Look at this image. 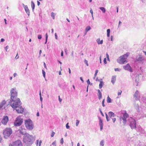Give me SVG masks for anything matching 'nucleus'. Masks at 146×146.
Segmentation results:
<instances>
[{
  "instance_id": "1",
  "label": "nucleus",
  "mask_w": 146,
  "mask_h": 146,
  "mask_svg": "<svg viewBox=\"0 0 146 146\" xmlns=\"http://www.w3.org/2000/svg\"><path fill=\"white\" fill-rule=\"evenodd\" d=\"M11 99L9 103H11L13 102V103L11 104V107L15 109L18 113H22L24 112V108L21 106V103L20 99L17 98V93L16 91V88L11 89L10 91Z\"/></svg>"
},
{
  "instance_id": "2",
  "label": "nucleus",
  "mask_w": 146,
  "mask_h": 146,
  "mask_svg": "<svg viewBox=\"0 0 146 146\" xmlns=\"http://www.w3.org/2000/svg\"><path fill=\"white\" fill-rule=\"evenodd\" d=\"M35 138L32 135L29 133L23 136V141L27 146H30L35 141Z\"/></svg>"
},
{
  "instance_id": "3",
  "label": "nucleus",
  "mask_w": 146,
  "mask_h": 146,
  "mask_svg": "<svg viewBox=\"0 0 146 146\" xmlns=\"http://www.w3.org/2000/svg\"><path fill=\"white\" fill-rule=\"evenodd\" d=\"M129 55V53H127L124 54L121 56L117 60L118 63L119 64L126 63L127 62V59Z\"/></svg>"
},
{
  "instance_id": "4",
  "label": "nucleus",
  "mask_w": 146,
  "mask_h": 146,
  "mask_svg": "<svg viewBox=\"0 0 146 146\" xmlns=\"http://www.w3.org/2000/svg\"><path fill=\"white\" fill-rule=\"evenodd\" d=\"M25 124L27 129L29 131L32 130L34 128V126L33 122L30 119L25 120Z\"/></svg>"
},
{
  "instance_id": "5",
  "label": "nucleus",
  "mask_w": 146,
  "mask_h": 146,
  "mask_svg": "<svg viewBox=\"0 0 146 146\" xmlns=\"http://www.w3.org/2000/svg\"><path fill=\"white\" fill-rule=\"evenodd\" d=\"M127 122L129 123V125L132 129L136 128V122L135 120L131 117L127 120Z\"/></svg>"
},
{
  "instance_id": "6",
  "label": "nucleus",
  "mask_w": 146,
  "mask_h": 146,
  "mask_svg": "<svg viewBox=\"0 0 146 146\" xmlns=\"http://www.w3.org/2000/svg\"><path fill=\"white\" fill-rule=\"evenodd\" d=\"M12 133V130L10 128H6L3 131V134L4 137L7 138L9 137Z\"/></svg>"
},
{
  "instance_id": "7",
  "label": "nucleus",
  "mask_w": 146,
  "mask_h": 146,
  "mask_svg": "<svg viewBox=\"0 0 146 146\" xmlns=\"http://www.w3.org/2000/svg\"><path fill=\"white\" fill-rule=\"evenodd\" d=\"M23 120V119L21 118V116L17 117L14 122V124L15 126H20L22 123Z\"/></svg>"
},
{
  "instance_id": "8",
  "label": "nucleus",
  "mask_w": 146,
  "mask_h": 146,
  "mask_svg": "<svg viewBox=\"0 0 146 146\" xmlns=\"http://www.w3.org/2000/svg\"><path fill=\"white\" fill-rule=\"evenodd\" d=\"M129 117V115L127 113H125L123 115L122 117H121L120 118V120H121V119L123 120V123L124 125H125L126 123L127 120L126 118H128Z\"/></svg>"
},
{
  "instance_id": "9",
  "label": "nucleus",
  "mask_w": 146,
  "mask_h": 146,
  "mask_svg": "<svg viewBox=\"0 0 146 146\" xmlns=\"http://www.w3.org/2000/svg\"><path fill=\"white\" fill-rule=\"evenodd\" d=\"M23 146L22 142L19 140L14 142L13 144H9V146Z\"/></svg>"
},
{
  "instance_id": "10",
  "label": "nucleus",
  "mask_w": 146,
  "mask_h": 146,
  "mask_svg": "<svg viewBox=\"0 0 146 146\" xmlns=\"http://www.w3.org/2000/svg\"><path fill=\"white\" fill-rule=\"evenodd\" d=\"M123 68L125 70H127L130 72H133V69L130 64H126L123 66Z\"/></svg>"
},
{
  "instance_id": "11",
  "label": "nucleus",
  "mask_w": 146,
  "mask_h": 146,
  "mask_svg": "<svg viewBox=\"0 0 146 146\" xmlns=\"http://www.w3.org/2000/svg\"><path fill=\"white\" fill-rule=\"evenodd\" d=\"M9 121V118L8 116L5 115L3 117L1 122L4 125H6L7 122Z\"/></svg>"
},
{
  "instance_id": "12",
  "label": "nucleus",
  "mask_w": 146,
  "mask_h": 146,
  "mask_svg": "<svg viewBox=\"0 0 146 146\" xmlns=\"http://www.w3.org/2000/svg\"><path fill=\"white\" fill-rule=\"evenodd\" d=\"M25 130L26 129L25 128L23 129L21 127L19 129L18 131L20 134L22 135H24L23 136H25V135H26L28 133H26Z\"/></svg>"
},
{
  "instance_id": "13",
  "label": "nucleus",
  "mask_w": 146,
  "mask_h": 146,
  "mask_svg": "<svg viewBox=\"0 0 146 146\" xmlns=\"http://www.w3.org/2000/svg\"><path fill=\"white\" fill-rule=\"evenodd\" d=\"M138 77L137 75L135 77L133 78V82L134 85L137 86L138 85V84L139 82V80L137 78Z\"/></svg>"
},
{
  "instance_id": "14",
  "label": "nucleus",
  "mask_w": 146,
  "mask_h": 146,
  "mask_svg": "<svg viewBox=\"0 0 146 146\" xmlns=\"http://www.w3.org/2000/svg\"><path fill=\"white\" fill-rule=\"evenodd\" d=\"M139 93V92L138 91L136 90L133 95L134 98H135V99L136 100H139V97L138 96Z\"/></svg>"
},
{
  "instance_id": "15",
  "label": "nucleus",
  "mask_w": 146,
  "mask_h": 146,
  "mask_svg": "<svg viewBox=\"0 0 146 146\" xmlns=\"http://www.w3.org/2000/svg\"><path fill=\"white\" fill-rule=\"evenodd\" d=\"M108 115L110 118H112V117H114L116 115L112 111H110L108 113Z\"/></svg>"
},
{
  "instance_id": "16",
  "label": "nucleus",
  "mask_w": 146,
  "mask_h": 146,
  "mask_svg": "<svg viewBox=\"0 0 146 146\" xmlns=\"http://www.w3.org/2000/svg\"><path fill=\"white\" fill-rule=\"evenodd\" d=\"M116 76L114 75L112 76L111 78V82L113 84H114L116 80Z\"/></svg>"
},
{
  "instance_id": "17",
  "label": "nucleus",
  "mask_w": 146,
  "mask_h": 146,
  "mask_svg": "<svg viewBox=\"0 0 146 146\" xmlns=\"http://www.w3.org/2000/svg\"><path fill=\"white\" fill-rule=\"evenodd\" d=\"M141 102L143 106L146 107V100L144 99L143 100H142L141 101Z\"/></svg>"
},
{
  "instance_id": "18",
  "label": "nucleus",
  "mask_w": 146,
  "mask_h": 146,
  "mask_svg": "<svg viewBox=\"0 0 146 146\" xmlns=\"http://www.w3.org/2000/svg\"><path fill=\"white\" fill-rule=\"evenodd\" d=\"M98 98L99 100H100L102 98V94L100 90H98Z\"/></svg>"
},
{
  "instance_id": "19",
  "label": "nucleus",
  "mask_w": 146,
  "mask_h": 146,
  "mask_svg": "<svg viewBox=\"0 0 146 146\" xmlns=\"http://www.w3.org/2000/svg\"><path fill=\"white\" fill-rule=\"evenodd\" d=\"M98 118L99 120V125L100 126H103V123L102 120L100 117H98Z\"/></svg>"
},
{
  "instance_id": "20",
  "label": "nucleus",
  "mask_w": 146,
  "mask_h": 146,
  "mask_svg": "<svg viewBox=\"0 0 146 146\" xmlns=\"http://www.w3.org/2000/svg\"><path fill=\"white\" fill-rule=\"evenodd\" d=\"M96 41L98 43V44H102L103 43V40H100V38H98L97 39Z\"/></svg>"
},
{
  "instance_id": "21",
  "label": "nucleus",
  "mask_w": 146,
  "mask_h": 146,
  "mask_svg": "<svg viewBox=\"0 0 146 146\" xmlns=\"http://www.w3.org/2000/svg\"><path fill=\"white\" fill-rule=\"evenodd\" d=\"M6 102L5 100L2 101L0 103V108H1L6 103Z\"/></svg>"
},
{
  "instance_id": "22",
  "label": "nucleus",
  "mask_w": 146,
  "mask_h": 146,
  "mask_svg": "<svg viewBox=\"0 0 146 146\" xmlns=\"http://www.w3.org/2000/svg\"><path fill=\"white\" fill-rule=\"evenodd\" d=\"M25 11H26V13H27V14L29 15H30V12H29V10L27 6L25 7Z\"/></svg>"
},
{
  "instance_id": "23",
  "label": "nucleus",
  "mask_w": 146,
  "mask_h": 146,
  "mask_svg": "<svg viewBox=\"0 0 146 146\" xmlns=\"http://www.w3.org/2000/svg\"><path fill=\"white\" fill-rule=\"evenodd\" d=\"M103 84L104 82L103 81H101L100 82V83L99 85V88L100 89H101L102 88Z\"/></svg>"
},
{
  "instance_id": "24",
  "label": "nucleus",
  "mask_w": 146,
  "mask_h": 146,
  "mask_svg": "<svg viewBox=\"0 0 146 146\" xmlns=\"http://www.w3.org/2000/svg\"><path fill=\"white\" fill-rule=\"evenodd\" d=\"M134 106L135 108L136 109L137 111H138L139 110V106L138 104H135Z\"/></svg>"
},
{
  "instance_id": "25",
  "label": "nucleus",
  "mask_w": 146,
  "mask_h": 146,
  "mask_svg": "<svg viewBox=\"0 0 146 146\" xmlns=\"http://www.w3.org/2000/svg\"><path fill=\"white\" fill-rule=\"evenodd\" d=\"M111 99L110 98L109 96H108L107 99V102L108 103H110L111 102Z\"/></svg>"
},
{
  "instance_id": "26",
  "label": "nucleus",
  "mask_w": 146,
  "mask_h": 146,
  "mask_svg": "<svg viewBox=\"0 0 146 146\" xmlns=\"http://www.w3.org/2000/svg\"><path fill=\"white\" fill-rule=\"evenodd\" d=\"M31 6L32 9L33 10L35 9V4L33 1H31Z\"/></svg>"
},
{
  "instance_id": "27",
  "label": "nucleus",
  "mask_w": 146,
  "mask_h": 146,
  "mask_svg": "<svg viewBox=\"0 0 146 146\" xmlns=\"http://www.w3.org/2000/svg\"><path fill=\"white\" fill-rule=\"evenodd\" d=\"M100 9L102 11L103 13H105L106 12V9L104 7H100Z\"/></svg>"
},
{
  "instance_id": "28",
  "label": "nucleus",
  "mask_w": 146,
  "mask_h": 146,
  "mask_svg": "<svg viewBox=\"0 0 146 146\" xmlns=\"http://www.w3.org/2000/svg\"><path fill=\"white\" fill-rule=\"evenodd\" d=\"M107 36L108 37L110 36V30L109 29L107 30Z\"/></svg>"
},
{
  "instance_id": "29",
  "label": "nucleus",
  "mask_w": 146,
  "mask_h": 146,
  "mask_svg": "<svg viewBox=\"0 0 146 146\" xmlns=\"http://www.w3.org/2000/svg\"><path fill=\"white\" fill-rule=\"evenodd\" d=\"M105 115H106V118L107 120V121H109L110 120V118H109L108 115H107V114L105 113Z\"/></svg>"
},
{
  "instance_id": "30",
  "label": "nucleus",
  "mask_w": 146,
  "mask_h": 146,
  "mask_svg": "<svg viewBox=\"0 0 146 146\" xmlns=\"http://www.w3.org/2000/svg\"><path fill=\"white\" fill-rule=\"evenodd\" d=\"M91 29V27L90 26H87L86 29V32H88Z\"/></svg>"
},
{
  "instance_id": "31",
  "label": "nucleus",
  "mask_w": 146,
  "mask_h": 146,
  "mask_svg": "<svg viewBox=\"0 0 146 146\" xmlns=\"http://www.w3.org/2000/svg\"><path fill=\"white\" fill-rule=\"evenodd\" d=\"M104 141L103 140H102L100 143V146H104Z\"/></svg>"
},
{
  "instance_id": "32",
  "label": "nucleus",
  "mask_w": 146,
  "mask_h": 146,
  "mask_svg": "<svg viewBox=\"0 0 146 146\" xmlns=\"http://www.w3.org/2000/svg\"><path fill=\"white\" fill-rule=\"evenodd\" d=\"M42 73L43 77L45 78V77L46 73L43 70H42Z\"/></svg>"
},
{
  "instance_id": "33",
  "label": "nucleus",
  "mask_w": 146,
  "mask_h": 146,
  "mask_svg": "<svg viewBox=\"0 0 146 146\" xmlns=\"http://www.w3.org/2000/svg\"><path fill=\"white\" fill-rule=\"evenodd\" d=\"M98 70H96V71H95V74H94V79L95 78L97 74V73H98Z\"/></svg>"
},
{
  "instance_id": "34",
  "label": "nucleus",
  "mask_w": 146,
  "mask_h": 146,
  "mask_svg": "<svg viewBox=\"0 0 146 146\" xmlns=\"http://www.w3.org/2000/svg\"><path fill=\"white\" fill-rule=\"evenodd\" d=\"M51 16L53 19H54L55 14L54 13L52 12L51 13Z\"/></svg>"
},
{
  "instance_id": "35",
  "label": "nucleus",
  "mask_w": 146,
  "mask_h": 146,
  "mask_svg": "<svg viewBox=\"0 0 146 146\" xmlns=\"http://www.w3.org/2000/svg\"><path fill=\"white\" fill-rule=\"evenodd\" d=\"M87 83L88 84V85H92V83H91L90 81L88 79L87 81Z\"/></svg>"
},
{
  "instance_id": "36",
  "label": "nucleus",
  "mask_w": 146,
  "mask_h": 146,
  "mask_svg": "<svg viewBox=\"0 0 146 146\" xmlns=\"http://www.w3.org/2000/svg\"><path fill=\"white\" fill-rule=\"evenodd\" d=\"M104 102H105V99H104L102 102V106L103 107H105V105L104 104Z\"/></svg>"
},
{
  "instance_id": "37",
  "label": "nucleus",
  "mask_w": 146,
  "mask_h": 146,
  "mask_svg": "<svg viewBox=\"0 0 146 146\" xmlns=\"http://www.w3.org/2000/svg\"><path fill=\"white\" fill-rule=\"evenodd\" d=\"M45 36H46V42H45V44H46L47 42V39H48V35L47 34V33H46V34Z\"/></svg>"
},
{
  "instance_id": "38",
  "label": "nucleus",
  "mask_w": 146,
  "mask_h": 146,
  "mask_svg": "<svg viewBox=\"0 0 146 146\" xmlns=\"http://www.w3.org/2000/svg\"><path fill=\"white\" fill-rule=\"evenodd\" d=\"M79 123V121L78 120H76V126H78V124Z\"/></svg>"
},
{
  "instance_id": "39",
  "label": "nucleus",
  "mask_w": 146,
  "mask_h": 146,
  "mask_svg": "<svg viewBox=\"0 0 146 146\" xmlns=\"http://www.w3.org/2000/svg\"><path fill=\"white\" fill-rule=\"evenodd\" d=\"M64 142L63 138H61L60 141V143L61 144H63Z\"/></svg>"
},
{
  "instance_id": "40",
  "label": "nucleus",
  "mask_w": 146,
  "mask_h": 146,
  "mask_svg": "<svg viewBox=\"0 0 146 146\" xmlns=\"http://www.w3.org/2000/svg\"><path fill=\"white\" fill-rule=\"evenodd\" d=\"M68 124H69V123H67L66 124V128L67 129H69V128H70V126H69Z\"/></svg>"
},
{
  "instance_id": "41",
  "label": "nucleus",
  "mask_w": 146,
  "mask_h": 146,
  "mask_svg": "<svg viewBox=\"0 0 146 146\" xmlns=\"http://www.w3.org/2000/svg\"><path fill=\"white\" fill-rule=\"evenodd\" d=\"M114 70L115 71H120L121 70L120 69L118 68H115L114 69Z\"/></svg>"
},
{
  "instance_id": "42",
  "label": "nucleus",
  "mask_w": 146,
  "mask_h": 146,
  "mask_svg": "<svg viewBox=\"0 0 146 146\" xmlns=\"http://www.w3.org/2000/svg\"><path fill=\"white\" fill-rule=\"evenodd\" d=\"M56 141H55L54 142H53L52 143V145H54V146H56Z\"/></svg>"
},
{
  "instance_id": "43",
  "label": "nucleus",
  "mask_w": 146,
  "mask_h": 146,
  "mask_svg": "<svg viewBox=\"0 0 146 146\" xmlns=\"http://www.w3.org/2000/svg\"><path fill=\"white\" fill-rule=\"evenodd\" d=\"M42 38L41 35H38V39H40Z\"/></svg>"
},
{
  "instance_id": "44",
  "label": "nucleus",
  "mask_w": 146,
  "mask_h": 146,
  "mask_svg": "<svg viewBox=\"0 0 146 146\" xmlns=\"http://www.w3.org/2000/svg\"><path fill=\"white\" fill-rule=\"evenodd\" d=\"M111 119H112V120L113 122L114 123L116 121V118H111Z\"/></svg>"
},
{
  "instance_id": "45",
  "label": "nucleus",
  "mask_w": 146,
  "mask_h": 146,
  "mask_svg": "<svg viewBox=\"0 0 146 146\" xmlns=\"http://www.w3.org/2000/svg\"><path fill=\"white\" fill-rule=\"evenodd\" d=\"M104 63L105 64H106L107 63L106 59V58H105L104 59Z\"/></svg>"
},
{
  "instance_id": "46",
  "label": "nucleus",
  "mask_w": 146,
  "mask_h": 146,
  "mask_svg": "<svg viewBox=\"0 0 146 146\" xmlns=\"http://www.w3.org/2000/svg\"><path fill=\"white\" fill-rule=\"evenodd\" d=\"M54 134H55V133L54 132H53L51 134V136L52 137H53L54 136Z\"/></svg>"
},
{
  "instance_id": "47",
  "label": "nucleus",
  "mask_w": 146,
  "mask_h": 146,
  "mask_svg": "<svg viewBox=\"0 0 146 146\" xmlns=\"http://www.w3.org/2000/svg\"><path fill=\"white\" fill-rule=\"evenodd\" d=\"M90 11V12L92 14V17H93V11H92V9H91Z\"/></svg>"
},
{
  "instance_id": "48",
  "label": "nucleus",
  "mask_w": 146,
  "mask_h": 146,
  "mask_svg": "<svg viewBox=\"0 0 146 146\" xmlns=\"http://www.w3.org/2000/svg\"><path fill=\"white\" fill-rule=\"evenodd\" d=\"M122 91L121 90L120 91V92H118V95L119 96V95H120L121 94Z\"/></svg>"
},
{
  "instance_id": "49",
  "label": "nucleus",
  "mask_w": 146,
  "mask_h": 146,
  "mask_svg": "<svg viewBox=\"0 0 146 146\" xmlns=\"http://www.w3.org/2000/svg\"><path fill=\"white\" fill-rule=\"evenodd\" d=\"M58 99L60 102H61L62 101V99L60 98V96L58 97Z\"/></svg>"
},
{
  "instance_id": "50",
  "label": "nucleus",
  "mask_w": 146,
  "mask_h": 146,
  "mask_svg": "<svg viewBox=\"0 0 146 146\" xmlns=\"http://www.w3.org/2000/svg\"><path fill=\"white\" fill-rule=\"evenodd\" d=\"M13 77H15L16 76H17V73H14V74H13Z\"/></svg>"
},
{
  "instance_id": "51",
  "label": "nucleus",
  "mask_w": 146,
  "mask_h": 146,
  "mask_svg": "<svg viewBox=\"0 0 146 146\" xmlns=\"http://www.w3.org/2000/svg\"><path fill=\"white\" fill-rule=\"evenodd\" d=\"M55 38L56 39H57V34L56 33H55Z\"/></svg>"
},
{
  "instance_id": "52",
  "label": "nucleus",
  "mask_w": 146,
  "mask_h": 146,
  "mask_svg": "<svg viewBox=\"0 0 146 146\" xmlns=\"http://www.w3.org/2000/svg\"><path fill=\"white\" fill-rule=\"evenodd\" d=\"M106 56H107V57L108 58V60H109V55H108V54L107 53L106 54Z\"/></svg>"
},
{
  "instance_id": "53",
  "label": "nucleus",
  "mask_w": 146,
  "mask_h": 146,
  "mask_svg": "<svg viewBox=\"0 0 146 146\" xmlns=\"http://www.w3.org/2000/svg\"><path fill=\"white\" fill-rule=\"evenodd\" d=\"M80 80H81V81H82V83H83L84 82V80H83L82 77H80Z\"/></svg>"
},
{
  "instance_id": "54",
  "label": "nucleus",
  "mask_w": 146,
  "mask_h": 146,
  "mask_svg": "<svg viewBox=\"0 0 146 146\" xmlns=\"http://www.w3.org/2000/svg\"><path fill=\"white\" fill-rule=\"evenodd\" d=\"M40 100L41 102V103L42 104V98L41 96H40Z\"/></svg>"
},
{
  "instance_id": "55",
  "label": "nucleus",
  "mask_w": 146,
  "mask_h": 146,
  "mask_svg": "<svg viewBox=\"0 0 146 146\" xmlns=\"http://www.w3.org/2000/svg\"><path fill=\"white\" fill-rule=\"evenodd\" d=\"M19 58V56H18V53H17L16 56L15 58L17 59Z\"/></svg>"
},
{
  "instance_id": "56",
  "label": "nucleus",
  "mask_w": 146,
  "mask_h": 146,
  "mask_svg": "<svg viewBox=\"0 0 146 146\" xmlns=\"http://www.w3.org/2000/svg\"><path fill=\"white\" fill-rule=\"evenodd\" d=\"M8 46H7L6 47H5V49L6 51H7V49H8Z\"/></svg>"
},
{
  "instance_id": "57",
  "label": "nucleus",
  "mask_w": 146,
  "mask_h": 146,
  "mask_svg": "<svg viewBox=\"0 0 146 146\" xmlns=\"http://www.w3.org/2000/svg\"><path fill=\"white\" fill-rule=\"evenodd\" d=\"M100 126V130H102L103 129V126Z\"/></svg>"
},
{
  "instance_id": "58",
  "label": "nucleus",
  "mask_w": 146,
  "mask_h": 146,
  "mask_svg": "<svg viewBox=\"0 0 146 146\" xmlns=\"http://www.w3.org/2000/svg\"><path fill=\"white\" fill-rule=\"evenodd\" d=\"M100 113L103 116H104V114H103V112H102V111H100Z\"/></svg>"
},
{
  "instance_id": "59",
  "label": "nucleus",
  "mask_w": 146,
  "mask_h": 146,
  "mask_svg": "<svg viewBox=\"0 0 146 146\" xmlns=\"http://www.w3.org/2000/svg\"><path fill=\"white\" fill-rule=\"evenodd\" d=\"M38 140H37L36 141V145H38Z\"/></svg>"
},
{
  "instance_id": "60",
  "label": "nucleus",
  "mask_w": 146,
  "mask_h": 146,
  "mask_svg": "<svg viewBox=\"0 0 146 146\" xmlns=\"http://www.w3.org/2000/svg\"><path fill=\"white\" fill-rule=\"evenodd\" d=\"M42 143V141H40L39 143V146H40L41 143Z\"/></svg>"
},
{
  "instance_id": "61",
  "label": "nucleus",
  "mask_w": 146,
  "mask_h": 146,
  "mask_svg": "<svg viewBox=\"0 0 146 146\" xmlns=\"http://www.w3.org/2000/svg\"><path fill=\"white\" fill-rule=\"evenodd\" d=\"M4 40H5L4 39H3V38H1V42H3V41H4Z\"/></svg>"
},
{
  "instance_id": "62",
  "label": "nucleus",
  "mask_w": 146,
  "mask_h": 146,
  "mask_svg": "<svg viewBox=\"0 0 146 146\" xmlns=\"http://www.w3.org/2000/svg\"><path fill=\"white\" fill-rule=\"evenodd\" d=\"M40 4V3L39 1H37V5H39Z\"/></svg>"
},
{
  "instance_id": "63",
  "label": "nucleus",
  "mask_w": 146,
  "mask_h": 146,
  "mask_svg": "<svg viewBox=\"0 0 146 146\" xmlns=\"http://www.w3.org/2000/svg\"><path fill=\"white\" fill-rule=\"evenodd\" d=\"M96 81H100V79H98V78H97L96 79Z\"/></svg>"
},
{
  "instance_id": "64",
  "label": "nucleus",
  "mask_w": 146,
  "mask_h": 146,
  "mask_svg": "<svg viewBox=\"0 0 146 146\" xmlns=\"http://www.w3.org/2000/svg\"><path fill=\"white\" fill-rule=\"evenodd\" d=\"M84 62L86 64H87L88 63V61L86 60H85Z\"/></svg>"
}]
</instances>
